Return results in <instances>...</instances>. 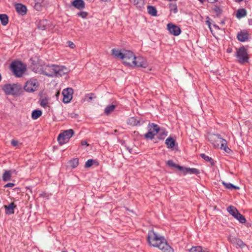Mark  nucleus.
Instances as JSON below:
<instances>
[{"instance_id":"1","label":"nucleus","mask_w":252,"mask_h":252,"mask_svg":"<svg viewBox=\"0 0 252 252\" xmlns=\"http://www.w3.org/2000/svg\"><path fill=\"white\" fill-rule=\"evenodd\" d=\"M147 239L151 246L158 248L163 252H174L164 238L156 233L153 229L149 231Z\"/></svg>"},{"instance_id":"2","label":"nucleus","mask_w":252,"mask_h":252,"mask_svg":"<svg viewBox=\"0 0 252 252\" xmlns=\"http://www.w3.org/2000/svg\"><path fill=\"white\" fill-rule=\"evenodd\" d=\"M208 139L216 148H220L223 150L226 153L229 154L231 150L227 146V141L222 138L220 135L218 134H212L208 136Z\"/></svg>"},{"instance_id":"3","label":"nucleus","mask_w":252,"mask_h":252,"mask_svg":"<svg viewBox=\"0 0 252 252\" xmlns=\"http://www.w3.org/2000/svg\"><path fill=\"white\" fill-rule=\"evenodd\" d=\"M10 66L14 74L17 77H21L25 71V66L21 62H12Z\"/></svg>"},{"instance_id":"4","label":"nucleus","mask_w":252,"mask_h":252,"mask_svg":"<svg viewBox=\"0 0 252 252\" xmlns=\"http://www.w3.org/2000/svg\"><path fill=\"white\" fill-rule=\"evenodd\" d=\"M73 134L74 131L72 129L64 130L60 133L58 137V141L60 144L63 145L67 142Z\"/></svg>"},{"instance_id":"5","label":"nucleus","mask_w":252,"mask_h":252,"mask_svg":"<svg viewBox=\"0 0 252 252\" xmlns=\"http://www.w3.org/2000/svg\"><path fill=\"white\" fill-rule=\"evenodd\" d=\"M236 57L241 63L248 62L249 57L247 49L244 47H241L237 51Z\"/></svg>"},{"instance_id":"6","label":"nucleus","mask_w":252,"mask_h":252,"mask_svg":"<svg viewBox=\"0 0 252 252\" xmlns=\"http://www.w3.org/2000/svg\"><path fill=\"white\" fill-rule=\"evenodd\" d=\"M20 89L19 85L17 84H6L5 85L2 90L6 94H17Z\"/></svg>"},{"instance_id":"7","label":"nucleus","mask_w":252,"mask_h":252,"mask_svg":"<svg viewBox=\"0 0 252 252\" xmlns=\"http://www.w3.org/2000/svg\"><path fill=\"white\" fill-rule=\"evenodd\" d=\"M124 58H122L124 63L127 66H132L135 56L129 50H124Z\"/></svg>"},{"instance_id":"8","label":"nucleus","mask_w":252,"mask_h":252,"mask_svg":"<svg viewBox=\"0 0 252 252\" xmlns=\"http://www.w3.org/2000/svg\"><path fill=\"white\" fill-rule=\"evenodd\" d=\"M39 86V83L35 79H31L27 81L24 86V90L28 92L35 91Z\"/></svg>"},{"instance_id":"9","label":"nucleus","mask_w":252,"mask_h":252,"mask_svg":"<svg viewBox=\"0 0 252 252\" xmlns=\"http://www.w3.org/2000/svg\"><path fill=\"white\" fill-rule=\"evenodd\" d=\"M148 63L145 58L141 56L135 57L132 66L146 68Z\"/></svg>"},{"instance_id":"10","label":"nucleus","mask_w":252,"mask_h":252,"mask_svg":"<svg viewBox=\"0 0 252 252\" xmlns=\"http://www.w3.org/2000/svg\"><path fill=\"white\" fill-rule=\"evenodd\" d=\"M73 90L71 88H67L63 91L62 94L63 96V101L64 103H68L72 98Z\"/></svg>"},{"instance_id":"11","label":"nucleus","mask_w":252,"mask_h":252,"mask_svg":"<svg viewBox=\"0 0 252 252\" xmlns=\"http://www.w3.org/2000/svg\"><path fill=\"white\" fill-rule=\"evenodd\" d=\"M55 64H44L43 74L50 76H55Z\"/></svg>"},{"instance_id":"12","label":"nucleus","mask_w":252,"mask_h":252,"mask_svg":"<svg viewBox=\"0 0 252 252\" xmlns=\"http://www.w3.org/2000/svg\"><path fill=\"white\" fill-rule=\"evenodd\" d=\"M55 76H62L68 72V69L63 65H55Z\"/></svg>"},{"instance_id":"13","label":"nucleus","mask_w":252,"mask_h":252,"mask_svg":"<svg viewBox=\"0 0 252 252\" xmlns=\"http://www.w3.org/2000/svg\"><path fill=\"white\" fill-rule=\"evenodd\" d=\"M167 28L169 32L175 36L179 35L181 32V30L179 27L172 23L168 24L167 25Z\"/></svg>"},{"instance_id":"14","label":"nucleus","mask_w":252,"mask_h":252,"mask_svg":"<svg viewBox=\"0 0 252 252\" xmlns=\"http://www.w3.org/2000/svg\"><path fill=\"white\" fill-rule=\"evenodd\" d=\"M16 11L21 15H24L27 13V7L25 5L21 3H17L15 5Z\"/></svg>"},{"instance_id":"15","label":"nucleus","mask_w":252,"mask_h":252,"mask_svg":"<svg viewBox=\"0 0 252 252\" xmlns=\"http://www.w3.org/2000/svg\"><path fill=\"white\" fill-rule=\"evenodd\" d=\"M44 64H40L39 63H37L35 64H33L32 66V70L35 72L39 74H43L44 71Z\"/></svg>"},{"instance_id":"16","label":"nucleus","mask_w":252,"mask_h":252,"mask_svg":"<svg viewBox=\"0 0 252 252\" xmlns=\"http://www.w3.org/2000/svg\"><path fill=\"white\" fill-rule=\"evenodd\" d=\"M229 240L231 243L235 244L241 248H243L245 246V243L239 238H237L236 237H230Z\"/></svg>"},{"instance_id":"17","label":"nucleus","mask_w":252,"mask_h":252,"mask_svg":"<svg viewBox=\"0 0 252 252\" xmlns=\"http://www.w3.org/2000/svg\"><path fill=\"white\" fill-rule=\"evenodd\" d=\"M5 209V213L7 215H11L14 213V209L16 207V205L14 203L12 202L9 205H4Z\"/></svg>"},{"instance_id":"18","label":"nucleus","mask_w":252,"mask_h":252,"mask_svg":"<svg viewBox=\"0 0 252 252\" xmlns=\"http://www.w3.org/2000/svg\"><path fill=\"white\" fill-rule=\"evenodd\" d=\"M182 171L184 173V174L189 173L191 174L197 175L200 173L199 170L194 168H190L183 167V169Z\"/></svg>"},{"instance_id":"19","label":"nucleus","mask_w":252,"mask_h":252,"mask_svg":"<svg viewBox=\"0 0 252 252\" xmlns=\"http://www.w3.org/2000/svg\"><path fill=\"white\" fill-rule=\"evenodd\" d=\"M124 50L122 51L114 48L112 50V55L117 58L122 59L124 58Z\"/></svg>"},{"instance_id":"20","label":"nucleus","mask_w":252,"mask_h":252,"mask_svg":"<svg viewBox=\"0 0 252 252\" xmlns=\"http://www.w3.org/2000/svg\"><path fill=\"white\" fill-rule=\"evenodd\" d=\"M148 128L149 131H152L155 135L160 131L159 127L154 123L149 124Z\"/></svg>"},{"instance_id":"21","label":"nucleus","mask_w":252,"mask_h":252,"mask_svg":"<svg viewBox=\"0 0 252 252\" xmlns=\"http://www.w3.org/2000/svg\"><path fill=\"white\" fill-rule=\"evenodd\" d=\"M72 5L79 9H82L85 7V2L83 0H75L72 2Z\"/></svg>"},{"instance_id":"22","label":"nucleus","mask_w":252,"mask_h":252,"mask_svg":"<svg viewBox=\"0 0 252 252\" xmlns=\"http://www.w3.org/2000/svg\"><path fill=\"white\" fill-rule=\"evenodd\" d=\"M227 211L235 218L237 216V214L239 213L236 207L231 205L228 206L227 208Z\"/></svg>"},{"instance_id":"23","label":"nucleus","mask_w":252,"mask_h":252,"mask_svg":"<svg viewBox=\"0 0 252 252\" xmlns=\"http://www.w3.org/2000/svg\"><path fill=\"white\" fill-rule=\"evenodd\" d=\"M165 144L168 148L172 149L175 145V140L172 137H169L166 139Z\"/></svg>"},{"instance_id":"24","label":"nucleus","mask_w":252,"mask_h":252,"mask_svg":"<svg viewBox=\"0 0 252 252\" xmlns=\"http://www.w3.org/2000/svg\"><path fill=\"white\" fill-rule=\"evenodd\" d=\"M189 251L190 252H210L207 249H203L201 246L193 247L190 249Z\"/></svg>"},{"instance_id":"25","label":"nucleus","mask_w":252,"mask_h":252,"mask_svg":"<svg viewBox=\"0 0 252 252\" xmlns=\"http://www.w3.org/2000/svg\"><path fill=\"white\" fill-rule=\"evenodd\" d=\"M166 164L168 166L172 168H176L180 171H182L183 167L178 164L175 163L172 160H169L166 162Z\"/></svg>"},{"instance_id":"26","label":"nucleus","mask_w":252,"mask_h":252,"mask_svg":"<svg viewBox=\"0 0 252 252\" xmlns=\"http://www.w3.org/2000/svg\"><path fill=\"white\" fill-rule=\"evenodd\" d=\"M12 172L11 170H6L2 175V180L4 182L10 181L11 178Z\"/></svg>"},{"instance_id":"27","label":"nucleus","mask_w":252,"mask_h":252,"mask_svg":"<svg viewBox=\"0 0 252 252\" xmlns=\"http://www.w3.org/2000/svg\"><path fill=\"white\" fill-rule=\"evenodd\" d=\"M147 10L150 15L153 16H156L157 15V10L155 6L149 5L147 6Z\"/></svg>"},{"instance_id":"28","label":"nucleus","mask_w":252,"mask_h":252,"mask_svg":"<svg viewBox=\"0 0 252 252\" xmlns=\"http://www.w3.org/2000/svg\"><path fill=\"white\" fill-rule=\"evenodd\" d=\"M237 38L239 41L244 42L248 38V34L242 32H239L237 34Z\"/></svg>"},{"instance_id":"29","label":"nucleus","mask_w":252,"mask_h":252,"mask_svg":"<svg viewBox=\"0 0 252 252\" xmlns=\"http://www.w3.org/2000/svg\"><path fill=\"white\" fill-rule=\"evenodd\" d=\"M131 3H133L138 8H141L144 5L143 0H129Z\"/></svg>"},{"instance_id":"30","label":"nucleus","mask_w":252,"mask_h":252,"mask_svg":"<svg viewBox=\"0 0 252 252\" xmlns=\"http://www.w3.org/2000/svg\"><path fill=\"white\" fill-rule=\"evenodd\" d=\"M247 15V11L245 9L241 8L238 10L236 14L237 18L240 19Z\"/></svg>"},{"instance_id":"31","label":"nucleus","mask_w":252,"mask_h":252,"mask_svg":"<svg viewBox=\"0 0 252 252\" xmlns=\"http://www.w3.org/2000/svg\"><path fill=\"white\" fill-rule=\"evenodd\" d=\"M0 21L3 26H6L8 23V17L6 14H0Z\"/></svg>"},{"instance_id":"32","label":"nucleus","mask_w":252,"mask_h":252,"mask_svg":"<svg viewBox=\"0 0 252 252\" xmlns=\"http://www.w3.org/2000/svg\"><path fill=\"white\" fill-rule=\"evenodd\" d=\"M42 115V111L39 110H34L32 114V118L33 120H36L40 117Z\"/></svg>"},{"instance_id":"33","label":"nucleus","mask_w":252,"mask_h":252,"mask_svg":"<svg viewBox=\"0 0 252 252\" xmlns=\"http://www.w3.org/2000/svg\"><path fill=\"white\" fill-rule=\"evenodd\" d=\"M116 108L115 105H108L104 110V113L106 115H109L112 111L114 110Z\"/></svg>"},{"instance_id":"34","label":"nucleus","mask_w":252,"mask_h":252,"mask_svg":"<svg viewBox=\"0 0 252 252\" xmlns=\"http://www.w3.org/2000/svg\"><path fill=\"white\" fill-rule=\"evenodd\" d=\"M48 23L47 20H43L40 21L38 25V28L41 30H44L46 28V25Z\"/></svg>"},{"instance_id":"35","label":"nucleus","mask_w":252,"mask_h":252,"mask_svg":"<svg viewBox=\"0 0 252 252\" xmlns=\"http://www.w3.org/2000/svg\"><path fill=\"white\" fill-rule=\"evenodd\" d=\"M222 184L225 186V187L228 189H239V187L234 186L233 184L231 183H227L224 182H222Z\"/></svg>"},{"instance_id":"36","label":"nucleus","mask_w":252,"mask_h":252,"mask_svg":"<svg viewBox=\"0 0 252 252\" xmlns=\"http://www.w3.org/2000/svg\"><path fill=\"white\" fill-rule=\"evenodd\" d=\"M69 164H70V166L72 167V168H75L79 164L78 158H73V159L70 160Z\"/></svg>"},{"instance_id":"37","label":"nucleus","mask_w":252,"mask_h":252,"mask_svg":"<svg viewBox=\"0 0 252 252\" xmlns=\"http://www.w3.org/2000/svg\"><path fill=\"white\" fill-rule=\"evenodd\" d=\"M235 219L239 221V222L241 223H244L246 222V219L243 215L239 213L237 216L235 217Z\"/></svg>"},{"instance_id":"38","label":"nucleus","mask_w":252,"mask_h":252,"mask_svg":"<svg viewBox=\"0 0 252 252\" xmlns=\"http://www.w3.org/2000/svg\"><path fill=\"white\" fill-rule=\"evenodd\" d=\"M158 138L160 139H163L167 135V132L164 129H160L159 131Z\"/></svg>"},{"instance_id":"39","label":"nucleus","mask_w":252,"mask_h":252,"mask_svg":"<svg viewBox=\"0 0 252 252\" xmlns=\"http://www.w3.org/2000/svg\"><path fill=\"white\" fill-rule=\"evenodd\" d=\"M200 156L202 158H203L206 161H209L212 165L214 164L213 160L211 158L206 156L204 154H201L200 155Z\"/></svg>"},{"instance_id":"40","label":"nucleus","mask_w":252,"mask_h":252,"mask_svg":"<svg viewBox=\"0 0 252 252\" xmlns=\"http://www.w3.org/2000/svg\"><path fill=\"white\" fill-rule=\"evenodd\" d=\"M155 135L152 131L148 130V132L145 134L144 137L146 139H152Z\"/></svg>"},{"instance_id":"41","label":"nucleus","mask_w":252,"mask_h":252,"mask_svg":"<svg viewBox=\"0 0 252 252\" xmlns=\"http://www.w3.org/2000/svg\"><path fill=\"white\" fill-rule=\"evenodd\" d=\"M129 121L130 122V123L131 124H132L133 125H135V126H137V125H140V121H138V120H137L136 119H135V118H131L130 119H129Z\"/></svg>"},{"instance_id":"42","label":"nucleus","mask_w":252,"mask_h":252,"mask_svg":"<svg viewBox=\"0 0 252 252\" xmlns=\"http://www.w3.org/2000/svg\"><path fill=\"white\" fill-rule=\"evenodd\" d=\"M94 161V160L92 159L88 160L85 163V167L89 168L91 167L93 165Z\"/></svg>"},{"instance_id":"43","label":"nucleus","mask_w":252,"mask_h":252,"mask_svg":"<svg viewBox=\"0 0 252 252\" xmlns=\"http://www.w3.org/2000/svg\"><path fill=\"white\" fill-rule=\"evenodd\" d=\"M77 15L79 17H82V18H85L88 15V13L85 11H82L78 12L77 13Z\"/></svg>"},{"instance_id":"44","label":"nucleus","mask_w":252,"mask_h":252,"mask_svg":"<svg viewBox=\"0 0 252 252\" xmlns=\"http://www.w3.org/2000/svg\"><path fill=\"white\" fill-rule=\"evenodd\" d=\"M67 44L68 46L71 49H73L75 47L74 43L71 41H68L67 42Z\"/></svg>"},{"instance_id":"45","label":"nucleus","mask_w":252,"mask_h":252,"mask_svg":"<svg viewBox=\"0 0 252 252\" xmlns=\"http://www.w3.org/2000/svg\"><path fill=\"white\" fill-rule=\"evenodd\" d=\"M15 186V184L12 183H9L4 186V188H12Z\"/></svg>"},{"instance_id":"46","label":"nucleus","mask_w":252,"mask_h":252,"mask_svg":"<svg viewBox=\"0 0 252 252\" xmlns=\"http://www.w3.org/2000/svg\"><path fill=\"white\" fill-rule=\"evenodd\" d=\"M41 105L44 107H45L47 105V101L45 99H42L40 103Z\"/></svg>"},{"instance_id":"47","label":"nucleus","mask_w":252,"mask_h":252,"mask_svg":"<svg viewBox=\"0 0 252 252\" xmlns=\"http://www.w3.org/2000/svg\"><path fill=\"white\" fill-rule=\"evenodd\" d=\"M11 145L14 146V147H15L18 144V141H17V140H12L11 142Z\"/></svg>"},{"instance_id":"48","label":"nucleus","mask_w":252,"mask_h":252,"mask_svg":"<svg viewBox=\"0 0 252 252\" xmlns=\"http://www.w3.org/2000/svg\"><path fill=\"white\" fill-rule=\"evenodd\" d=\"M81 144L82 145H87L89 146V144L87 143V142L85 140H83L81 141Z\"/></svg>"},{"instance_id":"49","label":"nucleus","mask_w":252,"mask_h":252,"mask_svg":"<svg viewBox=\"0 0 252 252\" xmlns=\"http://www.w3.org/2000/svg\"><path fill=\"white\" fill-rule=\"evenodd\" d=\"M173 6L174 7V8L172 9V10L173 11V12L174 13H176L177 12V7L176 5H173Z\"/></svg>"},{"instance_id":"50","label":"nucleus","mask_w":252,"mask_h":252,"mask_svg":"<svg viewBox=\"0 0 252 252\" xmlns=\"http://www.w3.org/2000/svg\"><path fill=\"white\" fill-rule=\"evenodd\" d=\"M93 94H91V95L88 97V101L93 99L94 97L93 96Z\"/></svg>"},{"instance_id":"51","label":"nucleus","mask_w":252,"mask_h":252,"mask_svg":"<svg viewBox=\"0 0 252 252\" xmlns=\"http://www.w3.org/2000/svg\"><path fill=\"white\" fill-rule=\"evenodd\" d=\"M208 1L210 2L213 3L216 1V0H208Z\"/></svg>"},{"instance_id":"52","label":"nucleus","mask_w":252,"mask_h":252,"mask_svg":"<svg viewBox=\"0 0 252 252\" xmlns=\"http://www.w3.org/2000/svg\"><path fill=\"white\" fill-rule=\"evenodd\" d=\"M243 0H235V1L236 2H241Z\"/></svg>"},{"instance_id":"53","label":"nucleus","mask_w":252,"mask_h":252,"mask_svg":"<svg viewBox=\"0 0 252 252\" xmlns=\"http://www.w3.org/2000/svg\"><path fill=\"white\" fill-rule=\"evenodd\" d=\"M127 149L128 150L129 153H131L132 152V149H129L128 148Z\"/></svg>"},{"instance_id":"54","label":"nucleus","mask_w":252,"mask_h":252,"mask_svg":"<svg viewBox=\"0 0 252 252\" xmlns=\"http://www.w3.org/2000/svg\"><path fill=\"white\" fill-rule=\"evenodd\" d=\"M102 1H110V0H101Z\"/></svg>"},{"instance_id":"55","label":"nucleus","mask_w":252,"mask_h":252,"mask_svg":"<svg viewBox=\"0 0 252 252\" xmlns=\"http://www.w3.org/2000/svg\"><path fill=\"white\" fill-rule=\"evenodd\" d=\"M1 79H2V78H1V75L0 74V81H1Z\"/></svg>"},{"instance_id":"56","label":"nucleus","mask_w":252,"mask_h":252,"mask_svg":"<svg viewBox=\"0 0 252 252\" xmlns=\"http://www.w3.org/2000/svg\"><path fill=\"white\" fill-rule=\"evenodd\" d=\"M218 10H220V9L219 8H216V11L217 12L218 11Z\"/></svg>"},{"instance_id":"57","label":"nucleus","mask_w":252,"mask_h":252,"mask_svg":"<svg viewBox=\"0 0 252 252\" xmlns=\"http://www.w3.org/2000/svg\"><path fill=\"white\" fill-rule=\"evenodd\" d=\"M227 52H231V50H229V49H228V50H227Z\"/></svg>"},{"instance_id":"58","label":"nucleus","mask_w":252,"mask_h":252,"mask_svg":"<svg viewBox=\"0 0 252 252\" xmlns=\"http://www.w3.org/2000/svg\"><path fill=\"white\" fill-rule=\"evenodd\" d=\"M200 1H202L203 0H199Z\"/></svg>"}]
</instances>
